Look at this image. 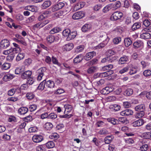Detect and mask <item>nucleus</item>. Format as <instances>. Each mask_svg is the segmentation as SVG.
I'll return each mask as SVG.
<instances>
[{
    "mask_svg": "<svg viewBox=\"0 0 151 151\" xmlns=\"http://www.w3.org/2000/svg\"><path fill=\"white\" fill-rule=\"evenodd\" d=\"M99 37L101 38H103L104 39H105L101 43L95 47L96 49L102 48L104 47L107 44L110 39L107 34L105 33L101 34Z\"/></svg>",
    "mask_w": 151,
    "mask_h": 151,
    "instance_id": "obj_1",
    "label": "nucleus"
},
{
    "mask_svg": "<svg viewBox=\"0 0 151 151\" xmlns=\"http://www.w3.org/2000/svg\"><path fill=\"white\" fill-rule=\"evenodd\" d=\"M123 13L117 11L114 12L111 16L110 19L115 21L120 19L123 16Z\"/></svg>",
    "mask_w": 151,
    "mask_h": 151,
    "instance_id": "obj_2",
    "label": "nucleus"
},
{
    "mask_svg": "<svg viewBox=\"0 0 151 151\" xmlns=\"http://www.w3.org/2000/svg\"><path fill=\"white\" fill-rule=\"evenodd\" d=\"M21 48L20 47L11 48L9 50L4 51V53L5 55H7L10 53L12 54L19 53L21 51Z\"/></svg>",
    "mask_w": 151,
    "mask_h": 151,
    "instance_id": "obj_3",
    "label": "nucleus"
},
{
    "mask_svg": "<svg viewBox=\"0 0 151 151\" xmlns=\"http://www.w3.org/2000/svg\"><path fill=\"white\" fill-rule=\"evenodd\" d=\"M65 4L63 2L58 1L52 7L51 10L53 12H55L62 8L65 6Z\"/></svg>",
    "mask_w": 151,
    "mask_h": 151,
    "instance_id": "obj_4",
    "label": "nucleus"
},
{
    "mask_svg": "<svg viewBox=\"0 0 151 151\" xmlns=\"http://www.w3.org/2000/svg\"><path fill=\"white\" fill-rule=\"evenodd\" d=\"M85 15L83 11H78L75 13L72 16V18L74 19H78L83 17Z\"/></svg>",
    "mask_w": 151,
    "mask_h": 151,
    "instance_id": "obj_5",
    "label": "nucleus"
},
{
    "mask_svg": "<svg viewBox=\"0 0 151 151\" xmlns=\"http://www.w3.org/2000/svg\"><path fill=\"white\" fill-rule=\"evenodd\" d=\"M10 46V42L9 40L6 39L2 40L0 42V47L4 49L7 48Z\"/></svg>",
    "mask_w": 151,
    "mask_h": 151,
    "instance_id": "obj_6",
    "label": "nucleus"
},
{
    "mask_svg": "<svg viewBox=\"0 0 151 151\" xmlns=\"http://www.w3.org/2000/svg\"><path fill=\"white\" fill-rule=\"evenodd\" d=\"M44 139L43 136L41 135L35 134L32 137L33 141L35 143L41 142Z\"/></svg>",
    "mask_w": 151,
    "mask_h": 151,
    "instance_id": "obj_7",
    "label": "nucleus"
},
{
    "mask_svg": "<svg viewBox=\"0 0 151 151\" xmlns=\"http://www.w3.org/2000/svg\"><path fill=\"white\" fill-rule=\"evenodd\" d=\"M144 120L142 119H139L132 123V126L134 127H138L142 126L144 123Z\"/></svg>",
    "mask_w": 151,
    "mask_h": 151,
    "instance_id": "obj_8",
    "label": "nucleus"
},
{
    "mask_svg": "<svg viewBox=\"0 0 151 151\" xmlns=\"http://www.w3.org/2000/svg\"><path fill=\"white\" fill-rule=\"evenodd\" d=\"M96 55V53L94 51H92L87 53L84 57V59L86 61L91 60Z\"/></svg>",
    "mask_w": 151,
    "mask_h": 151,
    "instance_id": "obj_9",
    "label": "nucleus"
},
{
    "mask_svg": "<svg viewBox=\"0 0 151 151\" xmlns=\"http://www.w3.org/2000/svg\"><path fill=\"white\" fill-rule=\"evenodd\" d=\"M32 72L30 70H27L21 74V77L23 79H28L31 76Z\"/></svg>",
    "mask_w": 151,
    "mask_h": 151,
    "instance_id": "obj_10",
    "label": "nucleus"
},
{
    "mask_svg": "<svg viewBox=\"0 0 151 151\" xmlns=\"http://www.w3.org/2000/svg\"><path fill=\"white\" fill-rule=\"evenodd\" d=\"M129 61V57L126 55H124L120 58L118 62L120 64H123L126 63Z\"/></svg>",
    "mask_w": 151,
    "mask_h": 151,
    "instance_id": "obj_11",
    "label": "nucleus"
},
{
    "mask_svg": "<svg viewBox=\"0 0 151 151\" xmlns=\"http://www.w3.org/2000/svg\"><path fill=\"white\" fill-rule=\"evenodd\" d=\"M133 113V111L129 109H126L122 111L120 113L121 115L126 116L132 115Z\"/></svg>",
    "mask_w": 151,
    "mask_h": 151,
    "instance_id": "obj_12",
    "label": "nucleus"
},
{
    "mask_svg": "<svg viewBox=\"0 0 151 151\" xmlns=\"http://www.w3.org/2000/svg\"><path fill=\"white\" fill-rule=\"evenodd\" d=\"M134 110L136 111L145 112V106L144 104H141L136 106L134 108Z\"/></svg>",
    "mask_w": 151,
    "mask_h": 151,
    "instance_id": "obj_13",
    "label": "nucleus"
},
{
    "mask_svg": "<svg viewBox=\"0 0 151 151\" xmlns=\"http://www.w3.org/2000/svg\"><path fill=\"white\" fill-rule=\"evenodd\" d=\"M133 47L135 49L142 47L143 46V42L141 40H137L133 44Z\"/></svg>",
    "mask_w": 151,
    "mask_h": 151,
    "instance_id": "obj_14",
    "label": "nucleus"
},
{
    "mask_svg": "<svg viewBox=\"0 0 151 151\" xmlns=\"http://www.w3.org/2000/svg\"><path fill=\"white\" fill-rule=\"evenodd\" d=\"M28 109L26 107H22L18 110V113L21 115H24L27 113Z\"/></svg>",
    "mask_w": 151,
    "mask_h": 151,
    "instance_id": "obj_15",
    "label": "nucleus"
},
{
    "mask_svg": "<svg viewBox=\"0 0 151 151\" xmlns=\"http://www.w3.org/2000/svg\"><path fill=\"white\" fill-rule=\"evenodd\" d=\"M91 25L89 24H85L82 27L81 30L83 32H86L90 30Z\"/></svg>",
    "mask_w": 151,
    "mask_h": 151,
    "instance_id": "obj_16",
    "label": "nucleus"
},
{
    "mask_svg": "<svg viewBox=\"0 0 151 151\" xmlns=\"http://www.w3.org/2000/svg\"><path fill=\"white\" fill-rule=\"evenodd\" d=\"M107 121L114 125L119 124L118 119L113 117H109L106 119Z\"/></svg>",
    "mask_w": 151,
    "mask_h": 151,
    "instance_id": "obj_17",
    "label": "nucleus"
},
{
    "mask_svg": "<svg viewBox=\"0 0 151 151\" xmlns=\"http://www.w3.org/2000/svg\"><path fill=\"white\" fill-rule=\"evenodd\" d=\"M45 86L47 88H54L55 86V83L52 81L48 80L47 81H46L45 80Z\"/></svg>",
    "mask_w": 151,
    "mask_h": 151,
    "instance_id": "obj_18",
    "label": "nucleus"
},
{
    "mask_svg": "<svg viewBox=\"0 0 151 151\" xmlns=\"http://www.w3.org/2000/svg\"><path fill=\"white\" fill-rule=\"evenodd\" d=\"M133 93V90L132 88H128L125 89L124 91V94L125 96H129L132 95Z\"/></svg>",
    "mask_w": 151,
    "mask_h": 151,
    "instance_id": "obj_19",
    "label": "nucleus"
},
{
    "mask_svg": "<svg viewBox=\"0 0 151 151\" xmlns=\"http://www.w3.org/2000/svg\"><path fill=\"white\" fill-rule=\"evenodd\" d=\"M77 35V32L76 31H73L69 33V36L67 38V40H70L74 39Z\"/></svg>",
    "mask_w": 151,
    "mask_h": 151,
    "instance_id": "obj_20",
    "label": "nucleus"
},
{
    "mask_svg": "<svg viewBox=\"0 0 151 151\" xmlns=\"http://www.w3.org/2000/svg\"><path fill=\"white\" fill-rule=\"evenodd\" d=\"M14 77V76L13 74H7L5 75L3 78V80L5 81H7L13 79Z\"/></svg>",
    "mask_w": 151,
    "mask_h": 151,
    "instance_id": "obj_21",
    "label": "nucleus"
},
{
    "mask_svg": "<svg viewBox=\"0 0 151 151\" xmlns=\"http://www.w3.org/2000/svg\"><path fill=\"white\" fill-rule=\"evenodd\" d=\"M113 91V89L112 88L109 87H106L103 89L102 92V93L105 94H108Z\"/></svg>",
    "mask_w": 151,
    "mask_h": 151,
    "instance_id": "obj_22",
    "label": "nucleus"
},
{
    "mask_svg": "<svg viewBox=\"0 0 151 151\" xmlns=\"http://www.w3.org/2000/svg\"><path fill=\"white\" fill-rule=\"evenodd\" d=\"M151 34L147 32L142 33L140 35V37L142 39H147L151 38Z\"/></svg>",
    "mask_w": 151,
    "mask_h": 151,
    "instance_id": "obj_23",
    "label": "nucleus"
},
{
    "mask_svg": "<svg viewBox=\"0 0 151 151\" xmlns=\"http://www.w3.org/2000/svg\"><path fill=\"white\" fill-rule=\"evenodd\" d=\"M113 62V60L111 59L110 57H106L103 58L101 60L102 63H106V64H109Z\"/></svg>",
    "mask_w": 151,
    "mask_h": 151,
    "instance_id": "obj_24",
    "label": "nucleus"
},
{
    "mask_svg": "<svg viewBox=\"0 0 151 151\" xmlns=\"http://www.w3.org/2000/svg\"><path fill=\"white\" fill-rule=\"evenodd\" d=\"M83 57L82 55H79L74 58L73 60L74 63H77L80 62L83 59Z\"/></svg>",
    "mask_w": 151,
    "mask_h": 151,
    "instance_id": "obj_25",
    "label": "nucleus"
},
{
    "mask_svg": "<svg viewBox=\"0 0 151 151\" xmlns=\"http://www.w3.org/2000/svg\"><path fill=\"white\" fill-rule=\"evenodd\" d=\"M84 46L82 45H80L77 46L75 49V52L76 53H78L82 52L84 50Z\"/></svg>",
    "mask_w": 151,
    "mask_h": 151,
    "instance_id": "obj_26",
    "label": "nucleus"
},
{
    "mask_svg": "<svg viewBox=\"0 0 151 151\" xmlns=\"http://www.w3.org/2000/svg\"><path fill=\"white\" fill-rule=\"evenodd\" d=\"M51 4V2L50 1H45L42 5V9H45L50 6Z\"/></svg>",
    "mask_w": 151,
    "mask_h": 151,
    "instance_id": "obj_27",
    "label": "nucleus"
},
{
    "mask_svg": "<svg viewBox=\"0 0 151 151\" xmlns=\"http://www.w3.org/2000/svg\"><path fill=\"white\" fill-rule=\"evenodd\" d=\"M110 108L112 111L114 110L116 111L119 110L120 109L121 107L120 105L117 104H114L110 106Z\"/></svg>",
    "mask_w": 151,
    "mask_h": 151,
    "instance_id": "obj_28",
    "label": "nucleus"
},
{
    "mask_svg": "<svg viewBox=\"0 0 151 151\" xmlns=\"http://www.w3.org/2000/svg\"><path fill=\"white\" fill-rule=\"evenodd\" d=\"M59 137V134L56 133H53L49 136V138L51 139L56 140Z\"/></svg>",
    "mask_w": 151,
    "mask_h": 151,
    "instance_id": "obj_29",
    "label": "nucleus"
},
{
    "mask_svg": "<svg viewBox=\"0 0 151 151\" xmlns=\"http://www.w3.org/2000/svg\"><path fill=\"white\" fill-rule=\"evenodd\" d=\"M64 108H65L64 113L65 112L68 113L71 111L73 109L72 106L69 104L65 105L64 106Z\"/></svg>",
    "mask_w": 151,
    "mask_h": 151,
    "instance_id": "obj_30",
    "label": "nucleus"
},
{
    "mask_svg": "<svg viewBox=\"0 0 151 151\" xmlns=\"http://www.w3.org/2000/svg\"><path fill=\"white\" fill-rule=\"evenodd\" d=\"M61 31L60 28L56 27L52 28L49 32V33L50 34H54L55 33Z\"/></svg>",
    "mask_w": 151,
    "mask_h": 151,
    "instance_id": "obj_31",
    "label": "nucleus"
},
{
    "mask_svg": "<svg viewBox=\"0 0 151 151\" xmlns=\"http://www.w3.org/2000/svg\"><path fill=\"white\" fill-rule=\"evenodd\" d=\"M135 113L134 116L137 119H140L145 114V112L137 111Z\"/></svg>",
    "mask_w": 151,
    "mask_h": 151,
    "instance_id": "obj_32",
    "label": "nucleus"
},
{
    "mask_svg": "<svg viewBox=\"0 0 151 151\" xmlns=\"http://www.w3.org/2000/svg\"><path fill=\"white\" fill-rule=\"evenodd\" d=\"M37 151H46V146L45 145H41L36 147Z\"/></svg>",
    "mask_w": 151,
    "mask_h": 151,
    "instance_id": "obj_33",
    "label": "nucleus"
},
{
    "mask_svg": "<svg viewBox=\"0 0 151 151\" xmlns=\"http://www.w3.org/2000/svg\"><path fill=\"white\" fill-rule=\"evenodd\" d=\"M53 127V124L50 122H47L45 124L44 128L47 130H50Z\"/></svg>",
    "mask_w": 151,
    "mask_h": 151,
    "instance_id": "obj_34",
    "label": "nucleus"
},
{
    "mask_svg": "<svg viewBox=\"0 0 151 151\" xmlns=\"http://www.w3.org/2000/svg\"><path fill=\"white\" fill-rule=\"evenodd\" d=\"M45 146L48 149L53 148L55 146L54 142L52 141H49L45 144Z\"/></svg>",
    "mask_w": 151,
    "mask_h": 151,
    "instance_id": "obj_35",
    "label": "nucleus"
},
{
    "mask_svg": "<svg viewBox=\"0 0 151 151\" xmlns=\"http://www.w3.org/2000/svg\"><path fill=\"white\" fill-rule=\"evenodd\" d=\"M124 43L125 45L127 47L132 44V42L129 38H126L124 39Z\"/></svg>",
    "mask_w": 151,
    "mask_h": 151,
    "instance_id": "obj_36",
    "label": "nucleus"
},
{
    "mask_svg": "<svg viewBox=\"0 0 151 151\" xmlns=\"http://www.w3.org/2000/svg\"><path fill=\"white\" fill-rule=\"evenodd\" d=\"M25 57L24 53L20 52L18 54L16 58V60L17 61H19L23 59Z\"/></svg>",
    "mask_w": 151,
    "mask_h": 151,
    "instance_id": "obj_37",
    "label": "nucleus"
},
{
    "mask_svg": "<svg viewBox=\"0 0 151 151\" xmlns=\"http://www.w3.org/2000/svg\"><path fill=\"white\" fill-rule=\"evenodd\" d=\"M98 61L97 59L94 58L92 60L87 62L86 64L87 66H90L96 63Z\"/></svg>",
    "mask_w": 151,
    "mask_h": 151,
    "instance_id": "obj_38",
    "label": "nucleus"
},
{
    "mask_svg": "<svg viewBox=\"0 0 151 151\" xmlns=\"http://www.w3.org/2000/svg\"><path fill=\"white\" fill-rule=\"evenodd\" d=\"M47 69L45 67H42L39 69L37 70L38 73L44 76L46 73Z\"/></svg>",
    "mask_w": 151,
    "mask_h": 151,
    "instance_id": "obj_39",
    "label": "nucleus"
},
{
    "mask_svg": "<svg viewBox=\"0 0 151 151\" xmlns=\"http://www.w3.org/2000/svg\"><path fill=\"white\" fill-rule=\"evenodd\" d=\"M73 47V45L72 43H69L66 44L64 47V49L66 51H69Z\"/></svg>",
    "mask_w": 151,
    "mask_h": 151,
    "instance_id": "obj_40",
    "label": "nucleus"
},
{
    "mask_svg": "<svg viewBox=\"0 0 151 151\" xmlns=\"http://www.w3.org/2000/svg\"><path fill=\"white\" fill-rule=\"evenodd\" d=\"M112 135H109L106 137L104 139V142L105 144H109L111 143L112 140Z\"/></svg>",
    "mask_w": 151,
    "mask_h": 151,
    "instance_id": "obj_41",
    "label": "nucleus"
},
{
    "mask_svg": "<svg viewBox=\"0 0 151 151\" xmlns=\"http://www.w3.org/2000/svg\"><path fill=\"white\" fill-rule=\"evenodd\" d=\"M141 24L139 22L134 23L132 27V29L133 30H134L139 29L141 27Z\"/></svg>",
    "mask_w": 151,
    "mask_h": 151,
    "instance_id": "obj_42",
    "label": "nucleus"
},
{
    "mask_svg": "<svg viewBox=\"0 0 151 151\" xmlns=\"http://www.w3.org/2000/svg\"><path fill=\"white\" fill-rule=\"evenodd\" d=\"M10 64L8 63H4L1 66V69L2 70H7L10 68Z\"/></svg>",
    "mask_w": 151,
    "mask_h": 151,
    "instance_id": "obj_43",
    "label": "nucleus"
},
{
    "mask_svg": "<svg viewBox=\"0 0 151 151\" xmlns=\"http://www.w3.org/2000/svg\"><path fill=\"white\" fill-rule=\"evenodd\" d=\"M45 80L42 82L39 85V86L37 88L38 90L42 91L44 89L45 87Z\"/></svg>",
    "mask_w": 151,
    "mask_h": 151,
    "instance_id": "obj_44",
    "label": "nucleus"
},
{
    "mask_svg": "<svg viewBox=\"0 0 151 151\" xmlns=\"http://www.w3.org/2000/svg\"><path fill=\"white\" fill-rule=\"evenodd\" d=\"M55 40V37L52 35H49L47 37V40L48 42L51 43L53 42Z\"/></svg>",
    "mask_w": 151,
    "mask_h": 151,
    "instance_id": "obj_45",
    "label": "nucleus"
},
{
    "mask_svg": "<svg viewBox=\"0 0 151 151\" xmlns=\"http://www.w3.org/2000/svg\"><path fill=\"white\" fill-rule=\"evenodd\" d=\"M35 96L34 94L32 92H28L26 94V97L29 100H32Z\"/></svg>",
    "mask_w": 151,
    "mask_h": 151,
    "instance_id": "obj_46",
    "label": "nucleus"
},
{
    "mask_svg": "<svg viewBox=\"0 0 151 151\" xmlns=\"http://www.w3.org/2000/svg\"><path fill=\"white\" fill-rule=\"evenodd\" d=\"M52 61L53 64L57 65L59 66H61V64L58 62L56 58L53 56L52 58Z\"/></svg>",
    "mask_w": 151,
    "mask_h": 151,
    "instance_id": "obj_47",
    "label": "nucleus"
},
{
    "mask_svg": "<svg viewBox=\"0 0 151 151\" xmlns=\"http://www.w3.org/2000/svg\"><path fill=\"white\" fill-rule=\"evenodd\" d=\"M70 30L69 29H64L63 32L62 34L63 36L65 37H68L69 36V33H70Z\"/></svg>",
    "mask_w": 151,
    "mask_h": 151,
    "instance_id": "obj_48",
    "label": "nucleus"
},
{
    "mask_svg": "<svg viewBox=\"0 0 151 151\" xmlns=\"http://www.w3.org/2000/svg\"><path fill=\"white\" fill-rule=\"evenodd\" d=\"M57 117V115L56 113H49L48 119L53 120L56 118Z\"/></svg>",
    "mask_w": 151,
    "mask_h": 151,
    "instance_id": "obj_49",
    "label": "nucleus"
},
{
    "mask_svg": "<svg viewBox=\"0 0 151 151\" xmlns=\"http://www.w3.org/2000/svg\"><path fill=\"white\" fill-rule=\"evenodd\" d=\"M100 135H106L108 134V131L105 128H103L101 129L98 132Z\"/></svg>",
    "mask_w": 151,
    "mask_h": 151,
    "instance_id": "obj_50",
    "label": "nucleus"
},
{
    "mask_svg": "<svg viewBox=\"0 0 151 151\" xmlns=\"http://www.w3.org/2000/svg\"><path fill=\"white\" fill-rule=\"evenodd\" d=\"M49 112L46 111L44 113L40 115L41 118L42 119H48L49 114Z\"/></svg>",
    "mask_w": 151,
    "mask_h": 151,
    "instance_id": "obj_51",
    "label": "nucleus"
},
{
    "mask_svg": "<svg viewBox=\"0 0 151 151\" xmlns=\"http://www.w3.org/2000/svg\"><path fill=\"white\" fill-rule=\"evenodd\" d=\"M124 141L127 144H133L134 141L132 138H126L124 139Z\"/></svg>",
    "mask_w": 151,
    "mask_h": 151,
    "instance_id": "obj_52",
    "label": "nucleus"
},
{
    "mask_svg": "<svg viewBox=\"0 0 151 151\" xmlns=\"http://www.w3.org/2000/svg\"><path fill=\"white\" fill-rule=\"evenodd\" d=\"M37 108V106L35 104H33L29 105L28 109L30 111L32 112L35 111L36 109Z\"/></svg>",
    "mask_w": 151,
    "mask_h": 151,
    "instance_id": "obj_53",
    "label": "nucleus"
},
{
    "mask_svg": "<svg viewBox=\"0 0 151 151\" xmlns=\"http://www.w3.org/2000/svg\"><path fill=\"white\" fill-rule=\"evenodd\" d=\"M122 89L120 87H118L113 90L114 93L116 95H119L122 92Z\"/></svg>",
    "mask_w": 151,
    "mask_h": 151,
    "instance_id": "obj_54",
    "label": "nucleus"
},
{
    "mask_svg": "<svg viewBox=\"0 0 151 151\" xmlns=\"http://www.w3.org/2000/svg\"><path fill=\"white\" fill-rule=\"evenodd\" d=\"M33 119L32 116L29 115L24 118V121L25 122H31Z\"/></svg>",
    "mask_w": 151,
    "mask_h": 151,
    "instance_id": "obj_55",
    "label": "nucleus"
},
{
    "mask_svg": "<svg viewBox=\"0 0 151 151\" xmlns=\"http://www.w3.org/2000/svg\"><path fill=\"white\" fill-rule=\"evenodd\" d=\"M23 72L22 68L20 67L17 68L15 70V73L16 74H19Z\"/></svg>",
    "mask_w": 151,
    "mask_h": 151,
    "instance_id": "obj_56",
    "label": "nucleus"
},
{
    "mask_svg": "<svg viewBox=\"0 0 151 151\" xmlns=\"http://www.w3.org/2000/svg\"><path fill=\"white\" fill-rule=\"evenodd\" d=\"M121 40L120 37H118L114 38L113 40V42L114 44H118Z\"/></svg>",
    "mask_w": 151,
    "mask_h": 151,
    "instance_id": "obj_57",
    "label": "nucleus"
},
{
    "mask_svg": "<svg viewBox=\"0 0 151 151\" xmlns=\"http://www.w3.org/2000/svg\"><path fill=\"white\" fill-rule=\"evenodd\" d=\"M96 69V67L94 66H91L88 69L87 72L88 73H92L94 72Z\"/></svg>",
    "mask_w": 151,
    "mask_h": 151,
    "instance_id": "obj_58",
    "label": "nucleus"
},
{
    "mask_svg": "<svg viewBox=\"0 0 151 151\" xmlns=\"http://www.w3.org/2000/svg\"><path fill=\"white\" fill-rule=\"evenodd\" d=\"M104 122L101 121H97L95 125L97 127H102L104 126Z\"/></svg>",
    "mask_w": 151,
    "mask_h": 151,
    "instance_id": "obj_59",
    "label": "nucleus"
},
{
    "mask_svg": "<svg viewBox=\"0 0 151 151\" xmlns=\"http://www.w3.org/2000/svg\"><path fill=\"white\" fill-rule=\"evenodd\" d=\"M118 121L119 122H121L122 124L126 123V122L127 121V119L124 117H119V118Z\"/></svg>",
    "mask_w": 151,
    "mask_h": 151,
    "instance_id": "obj_60",
    "label": "nucleus"
},
{
    "mask_svg": "<svg viewBox=\"0 0 151 151\" xmlns=\"http://www.w3.org/2000/svg\"><path fill=\"white\" fill-rule=\"evenodd\" d=\"M148 146L147 144L142 145L140 147L139 150L142 151H146L148 149Z\"/></svg>",
    "mask_w": 151,
    "mask_h": 151,
    "instance_id": "obj_61",
    "label": "nucleus"
},
{
    "mask_svg": "<svg viewBox=\"0 0 151 151\" xmlns=\"http://www.w3.org/2000/svg\"><path fill=\"white\" fill-rule=\"evenodd\" d=\"M82 6H81V4L77 3L73 7V10L74 11H77L81 8Z\"/></svg>",
    "mask_w": 151,
    "mask_h": 151,
    "instance_id": "obj_62",
    "label": "nucleus"
},
{
    "mask_svg": "<svg viewBox=\"0 0 151 151\" xmlns=\"http://www.w3.org/2000/svg\"><path fill=\"white\" fill-rule=\"evenodd\" d=\"M143 73L145 76H148L151 75V71L150 70H147L143 72Z\"/></svg>",
    "mask_w": 151,
    "mask_h": 151,
    "instance_id": "obj_63",
    "label": "nucleus"
},
{
    "mask_svg": "<svg viewBox=\"0 0 151 151\" xmlns=\"http://www.w3.org/2000/svg\"><path fill=\"white\" fill-rule=\"evenodd\" d=\"M34 82V81L33 78L31 77L27 79V83L29 85H32Z\"/></svg>",
    "mask_w": 151,
    "mask_h": 151,
    "instance_id": "obj_64",
    "label": "nucleus"
}]
</instances>
